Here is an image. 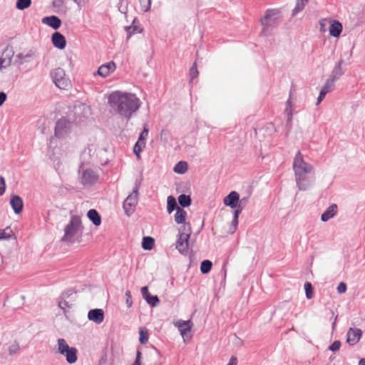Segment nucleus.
Returning a JSON list of instances; mask_svg holds the SVG:
<instances>
[{"label":"nucleus","mask_w":365,"mask_h":365,"mask_svg":"<svg viewBox=\"0 0 365 365\" xmlns=\"http://www.w3.org/2000/svg\"><path fill=\"white\" fill-rule=\"evenodd\" d=\"M304 289H305L306 297L308 299H312L314 296L313 287H312V284L310 282H306L304 284Z\"/></svg>","instance_id":"58836bf2"},{"label":"nucleus","mask_w":365,"mask_h":365,"mask_svg":"<svg viewBox=\"0 0 365 365\" xmlns=\"http://www.w3.org/2000/svg\"><path fill=\"white\" fill-rule=\"evenodd\" d=\"M31 5V0H17L16 7L19 10H24Z\"/></svg>","instance_id":"e433bc0d"},{"label":"nucleus","mask_w":365,"mask_h":365,"mask_svg":"<svg viewBox=\"0 0 365 365\" xmlns=\"http://www.w3.org/2000/svg\"><path fill=\"white\" fill-rule=\"evenodd\" d=\"M108 103L120 115L130 118L140 106V100L132 93L113 92L108 96Z\"/></svg>","instance_id":"f257e3e1"},{"label":"nucleus","mask_w":365,"mask_h":365,"mask_svg":"<svg viewBox=\"0 0 365 365\" xmlns=\"http://www.w3.org/2000/svg\"><path fill=\"white\" fill-rule=\"evenodd\" d=\"M14 52L12 48L6 47L0 57V70L9 67L12 62Z\"/></svg>","instance_id":"9d476101"},{"label":"nucleus","mask_w":365,"mask_h":365,"mask_svg":"<svg viewBox=\"0 0 365 365\" xmlns=\"http://www.w3.org/2000/svg\"><path fill=\"white\" fill-rule=\"evenodd\" d=\"M140 182L137 181L135 183V186L133 190V192L130 194L123 202V209L125 213L130 216L135 211L136 205L138 203V194L139 189Z\"/></svg>","instance_id":"423d86ee"},{"label":"nucleus","mask_w":365,"mask_h":365,"mask_svg":"<svg viewBox=\"0 0 365 365\" xmlns=\"http://www.w3.org/2000/svg\"><path fill=\"white\" fill-rule=\"evenodd\" d=\"M141 358H142V353L139 349H138L137 352H136L135 360L132 365H142L141 364Z\"/></svg>","instance_id":"603ef678"},{"label":"nucleus","mask_w":365,"mask_h":365,"mask_svg":"<svg viewBox=\"0 0 365 365\" xmlns=\"http://www.w3.org/2000/svg\"><path fill=\"white\" fill-rule=\"evenodd\" d=\"M334 82L335 81L329 77L323 86L331 91L334 87Z\"/></svg>","instance_id":"8fccbe9b"},{"label":"nucleus","mask_w":365,"mask_h":365,"mask_svg":"<svg viewBox=\"0 0 365 365\" xmlns=\"http://www.w3.org/2000/svg\"><path fill=\"white\" fill-rule=\"evenodd\" d=\"M53 82L60 89H66L70 85V81L66 77L65 71L61 68H56L51 71Z\"/></svg>","instance_id":"0eeeda50"},{"label":"nucleus","mask_w":365,"mask_h":365,"mask_svg":"<svg viewBox=\"0 0 365 365\" xmlns=\"http://www.w3.org/2000/svg\"><path fill=\"white\" fill-rule=\"evenodd\" d=\"M140 291L143 299L148 297L150 294L148 287H143Z\"/></svg>","instance_id":"4d7b16f0"},{"label":"nucleus","mask_w":365,"mask_h":365,"mask_svg":"<svg viewBox=\"0 0 365 365\" xmlns=\"http://www.w3.org/2000/svg\"><path fill=\"white\" fill-rule=\"evenodd\" d=\"M309 0H297L296 5L292 11V16H295L302 11Z\"/></svg>","instance_id":"cd10ccee"},{"label":"nucleus","mask_w":365,"mask_h":365,"mask_svg":"<svg viewBox=\"0 0 365 365\" xmlns=\"http://www.w3.org/2000/svg\"><path fill=\"white\" fill-rule=\"evenodd\" d=\"M71 122L65 118H62L59 119L55 126V136L61 138H64L71 130Z\"/></svg>","instance_id":"6e6552de"},{"label":"nucleus","mask_w":365,"mask_h":365,"mask_svg":"<svg viewBox=\"0 0 365 365\" xmlns=\"http://www.w3.org/2000/svg\"><path fill=\"white\" fill-rule=\"evenodd\" d=\"M148 132H149V130H148L147 125H145V126L143 127V131L140 133V134L138 137V140L140 141H143L145 143L146 138H148Z\"/></svg>","instance_id":"a18cd8bd"},{"label":"nucleus","mask_w":365,"mask_h":365,"mask_svg":"<svg viewBox=\"0 0 365 365\" xmlns=\"http://www.w3.org/2000/svg\"><path fill=\"white\" fill-rule=\"evenodd\" d=\"M145 147V143L143 141H140L139 140H138V141L134 145L133 153H135L138 159L140 158V153L142 152Z\"/></svg>","instance_id":"2f4dec72"},{"label":"nucleus","mask_w":365,"mask_h":365,"mask_svg":"<svg viewBox=\"0 0 365 365\" xmlns=\"http://www.w3.org/2000/svg\"><path fill=\"white\" fill-rule=\"evenodd\" d=\"M190 76L191 78V81H192L194 78H195L198 76V70L197 67L196 63H194L190 69Z\"/></svg>","instance_id":"c03bdc74"},{"label":"nucleus","mask_w":365,"mask_h":365,"mask_svg":"<svg viewBox=\"0 0 365 365\" xmlns=\"http://www.w3.org/2000/svg\"><path fill=\"white\" fill-rule=\"evenodd\" d=\"M64 4V0H53L52 5L56 8H61Z\"/></svg>","instance_id":"6e6d98bb"},{"label":"nucleus","mask_w":365,"mask_h":365,"mask_svg":"<svg viewBox=\"0 0 365 365\" xmlns=\"http://www.w3.org/2000/svg\"><path fill=\"white\" fill-rule=\"evenodd\" d=\"M139 25L140 22L138 19L135 17L133 19L132 24L130 26L125 27V30L127 33V38H130V36L135 34H140L143 32V29L140 28Z\"/></svg>","instance_id":"f3484780"},{"label":"nucleus","mask_w":365,"mask_h":365,"mask_svg":"<svg viewBox=\"0 0 365 365\" xmlns=\"http://www.w3.org/2000/svg\"><path fill=\"white\" fill-rule=\"evenodd\" d=\"M292 94V89L291 88L290 92H289V98H291ZM286 103H287L286 111L288 112L289 111V108H290L292 106V102H291L290 98H289L287 100Z\"/></svg>","instance_id":"052dcab7"},{"label":"nucleus","mask_w":365,"mask_h":365,"mask_svg":"<svg viewBox=\"0 0 365 365\" xmlns=\"http://www.w3.org/2000/svg\"><path fill=\"white\" fill-rule=\"evenodd\" d=\"M76 294V292H75L74 289H68L64 291L63 292H62V294L61 295V298H62V299H69V298L73 299V297L75 296Z\"/></svg>","instance_id":"a19ab883"},{"label":"nucleus","mask_w":365,"mask_h":365,"mask_svg":"<svg viewBox=\"0 0 365 365\" xmlns=\"http://www.w3.org/2000/svg\"><path fill=\"white\" fill-rule=\"evenodd\" d=\"M10 205L15 214H20L24 207V202L21 197L19 195H12L10 200Z\"/></svg>","instance_id":"a211bd4d"},{"label":"nucleus","mask_w":365,"mask_h":365,"mask_svg":"<svg viewBox=\"0 0 365 365\" xmlns=\"http://www.w3.org/2000/svg\"><path fill=\"white\" fill-rule=\"evenodd\" d=\"M155 245V240L152 237H144L142 241V247L145 250H151Z\"/></svg>","instance_id":"c85d7f7f"},{"label":"nucleus","mask_w":365,"mask_h":365,"mask_svg":"<svg viewBox=\"0 0 365 365\" xmlns=\"http://www.w3.org/2000/svg\"><path fill=\"white\" fill-rule=\"evenodd\" d=\"M237 359L236 357L235 356H232L230 359V361L229 363L227 364V365H237Z\"/></svg>","instance_id":"e2e57ef3"},{"label":"nucleus","mask_w":365,"mask_h":365,"mask_svg":"<svg viewBox=\"0 0 365 365\" xmlns=\"http://www.w3.org/2000/svg\"><path fill=\"white\" fill-rule=\"evenodd\" d=\"M359 365H365V359H361L359 361Z\"/></svg>","instance_id":"338daca9"},{"label":"nucleus","mask_w":365,"mask_h":365,"mask_svg":"<svg viewBox=\"0 0 365 365\" xmlns=\"http://www.w3.org/2000/svg\"><path fill=\"white\" fill-rule=\"evenodd\" d=\"M124 0H118V3L117 4V7L118 11L121 14H126L128 12V6L127 5H123Z\"/></svg>","instance_id":"49530a36"},{"label":"nucleus","mask_w":365,"mask_h":365,"mask_svg":"<svg viewBox=\"0 0 365 365\" xmlns=\"http://www.w3.org/2000/svg\"><path fill=\"white\" fill-rule=\"evenodd\" d=\"M344 63V59H340L334 66L330 78L334 81L338 80L344 73V69L342 68V65Z\"/></svg>","instance_id":"412c9836"},{"label":"nucleus","mask_w":365,"mask_h":365,"mask_svg":"<svg viewBox=\"0 0 365 365\" xmlns=\"http://www.w3.org/2000/svg\"><path fill=\"white\" fill-rule=\"evenodd\" d=\"M77 352L76 347H71L63 355L66 356V361L71 364H74L78 359Z\"/></svg>","instance_id":"b1692460"},{"label":"nucleus","mask_w":365,"mask_h":365,"mask_svg":"<svg viewBox=\"0 0 365 365\" xmlns=\"http://www.w3.org/2000/svg\"><path fill=\"white\" fill-rule=\"evenodd\" d=\"M51 41L53 46L58 49H63L66 46L65 36L60 32L56 31L51 36Z\"/></svg>","instance_id":"2eb2a0df"},{"label":"nucleus","mask_w":365,"mask_h":365,"mask_svg":"<svg viewBox=\"0 0 365 365\" xmlns=\"http://www.w3.org/2000/svg\"><path fill=\"white\" fill-rule=\"evenodd\" d=\"M83 227L78 216H72L68 224L64 228V235L62 242L71 244L80 242L82 238Z\"/></svg>","instance_id":"7ed1b4c3"},{"label":"nucleus","mask_w":365,"mask_h":365,"mask_svg":"<svg viewBox=\"0 0 365 365\" xmlns=\"http://www.w3.org/2000/svg\"><path fill=\"white\" fill-rule=\"evenodd\" d=\"M180 208L176 202V199L173 196L170 195L167 198V211L169 214L172 213L174 210H177Z\"/></svg>","instance_id":"bb28decb"},{"label":"nucleus","mask_w":365,"mask_h":365,"mask_svg":"<svg viewBox=\"0 0 365 365\" xmlns=\"http://www.w3.org/2000/svg\"><path fill=\"white\" fill-rule=\"evenodd\" d=\"M73 113L76 115L75 120L81 122L82 118H87L91 114V109L87 105L80 103L74 107Z\"/></svg>","instance_id":"9b49d317"},{"label":"nucleus","mask_w":365,"mask_h":365,"mask_svg":"<svg viewBox=\"0 0 365 365\" xmlns=\"http://www.w3.org/2000/svg\"><path fill=\"white\" fill-rule=\"evenodd\" d=\"M139 1H140V6H141V10L143 12H148V11H150V7H151V0H139Z\"/></svg>","instance_id":"ea45409f"},{"label":"nucleus","mask_w":365,"mask_h":365,"mask_svg":"<svg viewBox=\"0 0 365 365\" xmlns=\"http://www.w3.org/2000/svg\"><path fill=\"white\" fill-rule=\"evenodd\" d=\"M19 350V346L16 343L11 344L9 347V353L10 355H14V354H16Z\"/></svg>","instance_id":"3c124183"},{"label":"nucleus","mask_w":365,"mask_h":365,"mask_svg":"<svg viewBox=\"0 0 365 365\" xmlns=\"http://www.w3.org/2000/svg\"><path fill=\"white\" fill-rule=\"evenodd\" d=\"M336 289L340 294L345 293L346 291V284L344 282H340L338 284Z\"/></svg>","instance_id":"864d4df0"},{"label":"nucleus","mask_w":365,"mask_h":365,"mask_svg":"<svg viewBox=\"0 0 365 365\" xmlns=\"http://www.w3.org/2000/svg\"><path fill=\"white\" fill-rule=\"evenodd\" d=\"M343 30V26L341 22L336 20H334L329 26V34L330 36L338 38L340 36Z\"/></svg>","instance_id":"5701e85b"},{"label":"nucleus","mask_w":365,"mask_h":365,"mask_svg":"<svg viewBox=\"0 0 365 365\" xmlns=\"http://www.w3.org/2000/svg\"><path fill=\"white\" fill-rule=\"evenodd\" d=\"M34 56V52L30 50L27 53L24 54L23 53H20L16 56V63L18 65H22L24 62L29 61V59L32 58Z\"/></svg>","instance_id":"a878e982"},{"label":"nucleus","mask_w":365,"mask_h":365,"mask_svg":"<svg viewBox=\"0 0 365 365\" xmlns=\"http://www.w3.org/2000/svg\"><path fill=\"white\" fill-rule=\"evenodd\" d=\"M71 305L69 304V302L66 301V299H62L60 297V299L58 301V307L62 309H65L66 308H70Z\"/></svg>","instance_id":"09e8293b"},{"label":"nucleus","mask_w":365,"mask_h":365,"mask_svg":"<svg viewBox=\"0 0 365 365\" xmlns=\"http://www.w3.org/2000/svg\"><path fill=\"white\" fill-rule=\"evenodd\" d=\"M71 346L67 344L64 339H58V351L61 354H63L66 351L70 349Z\"/></svg>","instance_id":"72a5a7b5"},{"label":"nucleus","mask_w":365,"mask_h":365,"mask_svg":"<svg viewBox=\"0 0 365 365\" xmlns=\"http://www.w3.org/2000/svg\"><path fill=\"white\" fill-rule=\"evenodd\" d=\"M187 230H183L182 227L178 229V234L177 235V240L175 243V248L178 252L184 255L188 253V240L191 233L190 224L187 225Z\"/></svg>","instance_id":"39448f33"},{"label":"nucleus","mask_w":365,"mask_h":365,"mask_svg":"<svg viewBox=\"0 0 365 365\" xmlns=\"http://www.w3.org/2000/svg\"><path fill=\"white\" fill-rule=\"evenodd\" d=\"M325 96H326V95L324 94V92L323 93L320 92L319 94V96L317 98V105H319L324 100Z\"/></svg>","instance_id":"680f3d73"},{"label":"nucleus","mask_w":365,"mask_h":365,"mask_svg":"<svg viewBox=\"0 0 365 365\" xmlns=\"http://www.w3.org/2000/svg\"><path fill=\"white\" fill-rule=\"evenodd\" d=\"M240 201V195L236 191L230 192L224 199L223 203L225 206L236 210L237 202Z\"/></svg>","instance_id":"ddd939ff"},{"label":"nucleus","mask_w":365,"mask_h":365,"mask_svg":"<svg viewBox=\"0 0 365 365\" xmlns=\"http://www.w3.org/2000/svg\"><path fill=\"white\" fill-rule=\"evenodd\" d=\"M88 319L97 324H100L104 319V312L102 309H93L88 313Z\"/></svg>","instance_id":"4468645a"},{"label":"nucleus","mask_w":365,"mask_h":365,"mask_svg":"<svg viewBox=\"0 0 365 365\" xmlns=\"http://www.w3.org/2000/svg\"><path fill=\"white\" fill-rule=\"evenodd\" d=\"M5 192V180L2 176H0V196Z\"/></svg>","instance_id":"5fc2aeb1"},{"label":"nucleus","mask_w":365,"mask_h":365,"mask_svg":"<svg viewBox=\"0 0 365 365\" xmlns=\"http://www.w3.org/2000/svg\"><path fill=\"white\" fill-rule=\"evenodd\" d=\"M187 217V212L184 210L182 208H178L176 210V213L175 214V222L177 224H183L182 227V230L186 231L187 230V225L188 223H185V220Z\"/></svg>","instance_id":"6ab92c4d"},{"label":"nucleus","mask_w":365,"mask_h":365,"mask_svg":"<svg viewBox=\"0 0 365 365\" xmlns=\"http://www.w3.org/2000/svg\"><path fill=\"white\" fill-rule=\"evenodd\" d=\"M178 202L182 207H187L191 205L192 200L190 195L181 194L178 197Z\"/></svg>","instance_id":"7c9ffc66"},{"label":"nucleus","mask_w":365,"mask_h":365,"mask_svg":"<svg viewBox=\"0 0 365 365\" xmlns=\"http://www.w3.org/2000/svg\"><path fill=\"white\" fill-rule=\"evenodd\" d=\"M320 92H322V93L324 92V94L327 95L328 93L330 92V91L323 86L322 88L321 89Z\"/></svg>","instance_id":"69168bd1"},{"label":"nucleus","mask_w":365,"mask_h":365,"mask_svg":"<svg viewBox=\"0 0 365 365\" xmlns=\"http://www.w3.org/2000/svg\"><path fill=\"white\" fill-rule=\"evenodd\" d=\"M341 344L340 341L336 340L329 346V350L331 351H336L340 349Z\"/></svg>","instance_id":"de8ad7c7"},{"label":"nucleus","mask_w":365,"mask_h":365,"mask_svg":"<svg viewBox=\"0 0 365 365\" xmlns=\"http://www.w3.org/2000/svg\"><path fill=\"white\" fill-rule=\"evenodd\" d=\"M241 214L240 211L238 210H234L233 212V218L232 220V226L234 227V230H236L237 225H238V219L239 216Z\"/></svg>","instance_id":"37998d69"},{"label":"nucleus","mask_w":365,"mask_h":365,"mask_svg":"<svg viewBox=\"0 0 365 365\" xmlns=\"http://www.w3.org/2000/svg\"><path fill=\"white\" fill-rule=\"evenodd\" d=\"M337 205L331 204L327 209L322 214L321 220L322 222H327L329 220L333 218L337 213Z\"/></svg>","instance_id":"aec40b11"},{"label":"nucleus","mask_w":365,"mask_h":365,"mask_svg":"<svg viewBox=\"0 0 365 365\" xmlns=\"http://www.w3.org/2000/svg\"><path fill=\"white\" fill-rule=\"evenodd\" d=\"M125 295L127 297L126 299V304L128 307H130L132 306V301H131V295L130 291H127L125 292Z\"/></svg>","instance_id":"13d9d810"},{"label":"nucleus","mask_w":365,"mask_h":365,"mask_svg":"<svg viewBox=\"0 0 365 365\" xmlns=\"http://www.w3.org/2000/svg\"><path fill=\"white\" fill-rule=\"evenodd\" d=\"M188 169V165L185 161H179L174 167V172L178 174H184Z\"/></svg>","instance_id":"c756f323"},{"label":"nucleus","mask_w":365,"mask_h":365,"mask_svg":"<svg viewBox=\"0 0 365 365\" xmlns=\"http://www.w3.org/2000/svg\"><path fill=\"white\" fill-rule=\"evenodd\" d=\"M188 323H190V321H187V322H184V324L185 326H187V327L185 329V330H190V327L188 326Z\"/></svg>","instance_id":"774afa93"},{"label":"nucleus","mask_w":365,"mask_h":365,"mask_svg":"<svg viewBox=\"0 0 365 365\" xmlns=\"http://www.w3.org/2000/svg\"><path fill=\"white\" fill-rule=\"evenodd\" d=\"M280 18L281 12L279 9H267L264 16L260 19V23L262 26V35L268 36L270 30L278 24Z\"/></svg>","instance_id":"20e7f679"},{"label":"nucleus","mask_w":365,"mask_h":365,"mask_svg":"<svg viewBox=\"0 0 365 365\" xmlns=\"http://www.w3.org/2000/svg\"><path fill=\"white\" fill-rule=\"evenodd\" d=\"M88 218L96 226H99L101 223V217L99 213L94 209H91L87 213Z\"/></svg>","instance_id":"393cba45"},{"label":"nucleus","mask_w":365,"mask_h":365,"mask_svg":"<svg viewBox=\"0 0 365 365\" xmlns=\"http://www.w3.org/2000/svg\"><path fill=\"white\" fill-rule=\"evenodd\" d=\"M6 93H4V91H1L0 92V106H1L3 105V103L5 102V101L6 100Z\"/></svg>","instance_id":"bf43d9fd"},{"label":"nucleus","mask_w":365,"mask_h":365,"mask_svg":"<svg viewBox=\"0 0 365 365\" xmlns=\"http://www.w3.org/2000/svg\"><path fill=\"white\" fill-rule=\"evenodd\" d=\"M115 63L113 61H110L101 65L97 71V74L102 77H107L115 70Z\"/></svg>","instance_id":"dca6fc26"},{"label":"nucleus","mask_w":365,"mask_h":365,"mask_svg":"<svg viewBox=\"0 0 365 365\" xmlns=\"http://www.w3.org/2000/svg\"><path fill=\"white\" fill-rule=\"evenodd\" d=\"M292 167L299 190H307L314 180V167L304 161L303 155L300 151H298L295 155Z\"/></svg>","instance_id":"f03ea898"},{"label":"nucleus","mask_w":365,"mask_h":365,"mask_svg":"<svg viewBox=\"0 0 365 365\" xmlns=\"http://www.w3.org/2000/svg\"><path fill=\"white\" fill-rule=\"evenodd\" d=\"M362 331L359 328H349L346 334V341L350 345H355L361 339Z\"/></svg>","instance_id":"f8f14e48"},{"label":"nucleus","mask_w":365,"mask_h":365,"mask_svg":"<svg viewBox=\"0 0 365 365\" xmlns=\"http://www.w3.org/2000/svg\"><path fill=\"white\" fill-rule=\"evenodd\" d=\"M148 341V334L147 331H144L143 329H140V337L139 341L140 344H144Z\"/></svg>","instance_id":"79ce46f5"},{"label":"nucleus","mask_w":365,"mask_h":365,"mask_svg":"<svg viewBox=\"0 0 365 365\" xmlns=\"http://www.w3.org/2000/svg\"><path fill=\"white\" fill-rule=\"evenodd\" d=\"M42 22L55 30L61 25V20L56 16H46L42 19Z\"/></svg>","instance_id":"4be33fe9"},{"label":"nucleus","mask_w":365,"mask_h":365,"mask_svg":"<svg viewBox=\"0 0 365 365\" xmlns=\"http://www.w3.org/2000/svg\"><path fill=\"white\" fill-rule=\"evenodd\" d=\"M98 179L97 173L91 168H86L83 170L81 176V182L84 186L94 185Z\"/></svg>","instance_id":"1a4fd4ad"},{"label":"nucleus","mask_w":365,"mask_h":365,"mask_svg":"<svg viewBox=\"0 0 365 365\" xmlns=\"http://www.w3.org/2000/svg\"><path fill=\"white\" fill-rule=\"evenodd\" d=\"M14 235L12 230L7 227L4 230H0V240H9Z\"/></svg>","instance_id":"f704fd0d"},{"label":"nucleus","mask_w":365,"mask_h":365,"mask_svg":"<svg viewBox=\"0 0 365 365\" xmlns=\"http://www.w3.org/2000/svg\"><path fill=\"white\" fill-rule=\"evenodd\" d=\"M250 196H245L242 198H240V201L237 202V207L235 210L242 212L243 209L249 203Z\"/></svg>","instance_id":"4c0bfd02"},{"label":"nucleus","mask_w":365,"mask_h":365,"mask_svg":"<svg viewBox=\"0 0 365 365\" xmlns=\"http://www.w3.org/2000/svg\"><path fill=\"white\" fill-rule=\"evenodd\" d=\"M212 267V263L208 259L203 260L200 264V272L202 274H207L210 272Z\"/></svg>","instance_id":"473e14b6"},{"label":"nucleus","mask_w":365,"mask_h":365,"mask_svg":"<svg viewBox=\"0 0 365 365\" xmlns=\"http://www.w3.org/2000/svg\"><path fill=\"white\" fill-rule=\"evenodd\" d=\"M320 92H322V93L324 92V94L327 95L328 93L330 92V91L323 86L322 88L321 89Z\"/></svg>","instance_id":"0e129e2a"},{"label":"nucleus","mask_w":365,"mask_h":365,"mask_svg":"<svg viewBox=\"0 0 365 365\" xmlns=\"http://www.w3.org/2000/svg\"><path fill=\"white\" fill-rule=\"evenodd\" d=\"M146 302L152 307H156L160 303V299L157 295H151L144 299Z\"/></svg>","instance_id":"c9c22d12"}]
</instances>
